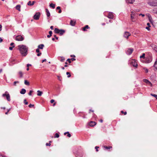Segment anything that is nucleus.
Returning <instances> with one entry per match:
<instances>
[{"mask_svg":"<svg viewBox=\"0 0 157 157\" xmlns=\"http://www.w3.org/2000/svg\"><path fill=\"white\" fill-rule=\"evenodd\" d=\"M18 49L21 55L24 56L27 54L28 47L24 45H20L18 46Z\"/></svg>","mask_w":157,"mask_h":157,"instance_id":"nucleus-1","label":"nucleus"},{"mask_svg":"<svg viewBox=\"0 0 157 157\" xmlns=\"http://www.w3.org/2000/svg\"><path fill=\"white\" fill-rule=\"evenodd\" d=\"M54 31L55 33L59 34L60 36H62L65 33V31L63 29H59L57 28H55Z\"/></svg>","mask_w":157,"mask_h":157,"instance_id":"nucleus-2","label":"nucleus"},{"mask_svg":"<svg viewBox=\"0 0 157 157\" xmlns=\"http://www.w3.org/2000/svg\"><path fill=\"white\" fill-rule=\"evenodd\" d=\"M137 17V13H135L133 11L131 12V20L132 22H135L136 21V19Z\"/></svg>","mask_w":157,"mask_h":157,"instance_id":"nucleus-3","label":"nucleus"},{"mask_svg":"<svg viewBox=\"0 0 157 157\" xmlns=\"http://www.w3.org/2000/svg\"><path fill=\"white\" fill-rule=\"evenodd\" d=\"M148 3L151 6H157V0H149Z\"/></svg>","mask_w":157,"mask_h":157,"instance_id":"nucleus-4","label":"nucleus"},{"mask_svg":"<svg viewBox=\"0 0 157 157\" xmlns=\"http://www.w3.org/2000/svg\"><path fill=\"white\" fill-rule=\"evenodd\" d=\"M2 96L3 97L6 96V99L8 101H10V95L7 91H6L5 94H3L2 95Z\"/></svg>","mask_w":157,"mask_h":157,"instance_id":"nucleus-5","label":"nucleus"},{"mask_svg":"<svg viewBox=\"0 0 157 157\" xmlns=\"http://www.w3.org/2000/svg\"><path fill=\"white\" fill-rule=\"evenodd\" d=\"M24 37L21 35H18L16 36L15 38V40L18 41H21L23 40Z\"/></svg>","mask_w":157,"mask_h":157,"instance_id":"nucleus-6","label":"nucleus"},{"mask_svg":"<svg viewBox=\"0 0 157 157\" xmlns=\"http://www.w3.org/2000/svg\"><path fill=\"white\" fill-rule=\"evenodd\" d=\"M40 12H37L33 16V18L36 20H38L39 19L40 16Z\"/></svg>","mask_w":157,"mask_h":157,"instance_id":"nucleus-7","label":"nucleus"},{"mask_svg":"<svg viewBox=\"0 0 157 157\" xmlns=\"http://www.w3.org/2000/svg\"><path fill=\"white\" fill-rule=\"evenodd\" d=\"M131 64L133 67H137V63L135 59H132L130 62Z\"/></svg>","mask_w":157,"mask_h":157,"instance_id":"nucleus-8","label":"nucleus"},{"mask_svg":"<svg viewBox=\"0 0 157 157\" xmlns=\"http://www.w3.org/2000/svg\"><path fill=\"white\" fill-rule=\"evenodd\" d=\"M133 50L132 48H130L128 49L126 52V54L128 55H131L133 51Z\"/></svg>","mask_w":157,"mask_h":157,"instance_id":"nucleus-9","label":"nucleus"},{"mask_svg":"<svg viewBox=\"0 0 157 157\" xmlns=\"http://www.w3.org/2000/svg\"><path fill=\"white\" fill-rule=\"evenodd\" d=\"M130 35L131 34L129 32H125L124 33V37L128 39V36H130Z\"/></svg>","mask_w":157,"mask_h":157,"instance_id":"nucleus-10","label":"nucleus"},{"mask_svg":"<svg viewBox=\"0 0 157 157\" xmlns=\"http://www.w3.org/2000/svg\"><path fill=\"white\" fill-rule=\"evenodd\" d=\"M152 61V59L151 57H149L147 58L146 59V63H149L151 62Z\"/></svg>","mask_w":157,"mask_h":157,"instance_id":"nucleus-11","label":"nucleus"},{"mask_svg":"<svg viewBox=\"0 0 157 157\" xmlns=\"http://www.w3.org/2000/svg\"><path fill=\"white\" fill-rule=\"evenodd\" d=\"M45 10L46 12V15H47V19H48L49 17L50 16V13L47 9H46Z\"/></svg>","mask_w":157,"mask_h":157,"instance_id":"nucleus-12","label":"nucleus"},{"mask_svg":"<svg viewBox=\"0 0 157 157\" xmlns=\"http://www.w3.org/2000/svg\"><path fill=\"white\" fill-rule=\"evenodd\" d=\"M108 17L110 19H113V13L109 12V13Z\"/></svg>","mask_w":157,"mask_h":157,"instance_id":"nucleus-13","label":"nucleus"},{"mask_svg":"<svg viewBox=\"0 0 157 157\" xmlns=\"http://www.w3.org/2000/svg\"><path fill=\"white\" fill-rule=\"evenodd\" d=\"M96 124V123L94 121H91L89 123V125L92 127L94 126Z\"/></svg>","mask_w":157,"mask_h":157,"instance_id":"nucleus-14","label":"nucleus"},{"mask_svg":"<svg viewBox=\"0 0 157 157\" xmlns=\"http://www.w3.org/2000/svg\"><path fill=\"white\" fill-rule=\"evenodd\" d=\"M143 81L147 84H148L151 85V86L152 85L151 83L150 82H149L147 79H143Z\"/></svg>","mask_w":157,"mask_h":157,"instance_id":"nucleus-15","label":"nucleus"},{"mask_svg":"<svg viewBox=\"0 0 157 157\" xmlns=\"http://www.w3.org/2000/svg\"><path fill=\"white\" fill-rule=\"evenodd\" d=\"M35 3V2L34 1H33L32 3L31 1H29L27 3V5L30 6H32L34 5Z\"/></svg>","mask_w":157,"mask_h":157,"instance_id":"nucleus-16","label":"nucleus"},{"mask_svg":"<svg viewBox=\"0 0 157 157\" xmlns=\"http://www.w3.org/2000/svg\"><path fill=\"white\" fill-rule=\"evenodd\" d=\"M26 92V90L25 89L23 88L21 89L20 93L21 94H24Z\"/></svg>","mask_w":157,"mask_h":157,"instance_id":"nucleus-17","label":"nucleus"},{"mask_svg":"<svg viewBox=\"0 0 157 157\" xmlns=\"http://www.w3.org/2000/svg\"><path fill=\"white\" fill-rule=\"evenodd\" d=\"M75 21L73 20H71L70 23V24L72 26H74L75 25Z\"/></svg>","mask_w":157,"mask_h":157,"instance_id":"nucleus-18","label":"nucleus"},{"mask_svg":"<svg viewBox=\"0 0 157 157\" xmlns=\"http://www.w3.org/2000/svg\"><path fill=\"white\" fill-rule=\"evenodd\" d=\"M18 74L19 76V78H22L23 77V74L22 71H19Z\"/></svg>","mask_w":157,"mask_h":157,"instance_id":"nucleus-19","label":"nucleus"},{"mask_svg":"<svg viewBox=\"0 0 157 157\" xmlns=\"http://www.w3.org/2000/svg\"><path fill=\"white\" fill-rule=\"evenodd\" d=\"M15 7H16V9L17 10H18L19 11H21V10H20L21 6L20 5H17Z\"/></svg>","mask_w":157,"mask_h":157,"instance_id":"nucleus-20","label":"nucleus"},{"mask_svg":"<svg viewBox=\"0 0 157 157\" xmlns=\"http://www.w3.org/2000/svg\"><path fill=\"white\" fill-rule=\"evenodd\" d=\"M135 0H126L127 3L132 4L134 2Z\"/></svg>","mask_w":157,"mask_h":157,"instance_id":"nucleus-21","label":"nucleus"},{"mask_svg":"<svg viewBox=\"0 0 157 157\" xmlns=\"http://www.w3.org/2000/svg\"><path fill=\"white\" fill-rule=\"evenodd\" d=\"M44 45L43 44H41L38 45V48L42 49L43 48Z\"/></svg>","mask_w":157,"mask_h":157,"instance_id":"nucleus-22","label":"nucleus"},{"mask_svg":"<svg viewBox=\"0 0 157 157\" xmlns=\"http://www.w3.org/2000/svg\"><path fill=\"white\" fill-rule=\"evenodd\" d=\"M152 12L153 13L157 14V8H154L152 10Z\"/></svg>","mask_w":157,"mask_h":157,"instance_id":"nucleus-23","label":"nucleus"},{"mask_svg":"<svg viewBox=\"0 0 157 157\" xmlns=\"http://www.w3.org/2000/svg\"><path fill=\"white\" fill-rule=\"evenodd\" d=\"M153 48L155 51V52H157V46L155 45H153L152 46Z\"/></svg>","mask_w":157,"mask_h":157,"instance_id":"nucleus-24","label":"nucleus"},{"mask_svg":"<svg viewBox=\"0 0 157 157\" xmlns=\"http://www.w3.org/2000/svg\"><path fill=\"white\" fill-rule=\"evenodd\" d=\"M49 35L47 36V37L48 38H50L52 36V32L51 31H50L49 32Z\"/></svg>","mask_w":157,"mask_h":157,"instance_id":"nucleus-25","label":"nucleus"},{"mask_svg":"<svg viewBox=\"0 0 157 157\" xmlns=\"http://www.w3.org/2000/svg\"><path fill=\"white\" fill-rule=\"evenodd\" d=\"M37 95L39 96H41L42 95V92L40 90H38L37 91Z\"/></svg>","mask_w":157,"mask_h":157,"instance_id":"nucleus-26","label":"nucleus"},{"mask_svg":"<svg viewBox=\"0 0 157 157\" xmlns=\"http://www.w3.org/2000/svg\"><path fill=\"white\" fill-rule=\"evenodd\" d=\"M148 17L149 21H150L151 23H152V19L150 15H149L148 16Z\"/></svg>","mask_w":157,"mask_h":157,"instance_id":"nucleus-27","label":"nucleus"},{"mask_svg":"<svg viewBox=\"0 0 157 157\" xmlns=\"http://www.w3.org/2000/svg\"><path fill=\"white\" fill-rule=\"evenodd\" d=\"M103 147L105 148V149H107V150H108V149H110V148H112V146H104Z\"/></svg>","mask_w":157,"mask_h":157,"instance_id":"nucleus-28","label":"nucleus"},{"mask_svg":"<svg viewBox=\"0 0 157 157\" xmlns=\"http://www.w3.org/2000/svg\"><path fill=\"white\" fill-rule=\"evenodd\" d=\"M67 134V136L69 137L71 136V134L69 133V132H65L64 133V134L65 135H66Z\"/></svg>","mask_w":157,"mask_h":157,"instance_id":"nucleus-29","label":"nucleus"},{"mask_svg":"<svg viewBox=\"0 0 157 157\" xmlns=\"http://www.w3.org/2000/svg\"><path fill=\"white\" fill-rule=\"evenodd\" d=\"M89 28V27L88 25H86L83 28V30L84 31H85L86 30V29H88Z\"/></svg>","mask_w":157,"mask_h":157,"instance_id":"nucleus-30","label":"nucleus"},{"mask_svg":"<svg viewBox=\"0 0 157 157\" xmlns=\"http://www.w3.org/2000/svg\"><path fill=\"white\" fill-rule=\"evenodd\" d=\"M153 66L155 67V69L157 70V61H155Z\"/></svg>","mask_w":157,"mask_h":157,"instance_id":"nucleus-31","label":"nucleus"},{"mask_svg":"<svg viewBox=\"0 0 157 157\" xmlns=\"http://www.w3.org/2000/svg\"><path fill=\"white\" fill-rule=\"evenodd\" d=\"M24 83L25 85L29 86V83L27 80H25L24 81Z\"/></svg>","mask_w":157,"mask_h":157,"instance_id":"nucleus-32","label":"nucleus"},{"mask_svg":"<svg viewBox=\"0 0 157 157\" xmlns=\"http://www.w3.org/2000/svg\"><path fill=\"white\" fill-rule=\"evenodd\" d=\"M49 6L50 7H52L53 9H54L55 8V5L54 4L51 3L50 4Z\"/></svg>","mask_w":157,"mask_h":157,"instance_id":"nucleus-33","label":"nucleus"},{"mask_svg":"<svg viewBox=\"0 0 157 157\" xmlns=\"http://www.w3.org/2000/svg\"><path fill=\"white\" fill-rule=\"evenodd\" d=\"M145 71V72L147 73L148 72V70L145 67H144L143 68Z\"/></svg>","mask_w":157,"mask_h":157,"instance_id":"nucleus-34","label":"nucleus"},{"mask_svg":"<svg viewBox=\"0 0 157 157\" xmlns=\"http://www.w3.org/2000/svg\"><path fill=\"white\" fill-rule=\"evenodd\" d=\"M52 142V141H49V143H46V146H50L51 145V143Z\"/></svg>","mask_w":157,"mask_h":157,"instance_id":"nucleus-35","label":"nucleus"},{"mask_svg":"<svg viewBox=\"0 0 157 157\" xmlns=\"http://www.w3.org/2000/svg\"><path fill=\"white\" fill-rule=\"evenodd\" d=\"M151 95L152 96L155 97L157 99V95L155 94H151Z\"/></svg>","mask_w":157,"mask_h":157,"instance_id":"nucleus-36","label":"nucleus"},{"mask_svg":"<svg viewBox=\"0 0 157 157\" xmlns=\"http://www.w3.org/2000/svg\"><path fill=\"white\" fill-rule=\"evenodd\" d=\"M82 154H81L79 155H78V154H76V157H82Z\"/></svg>","mask_w":157,"mask_h":157,"instance_id":"nucleus-37","label":"nucleus"},{"mask_svg":"<svg viewBox=\"0 0 157 157\" xmlns=\"http://www.w3.org/2000/svg\"><path fill=\"white\" fill-rule=\"evenodd\" d=\"M24 103L25 105H27L28 104V102L27 101L26 99H25L24 100Z\"/></svg>","mask_w":157,"mask_h":157,"instance_id":"nucleus-38","label":"nucleus"},{"mask_svg":"<svg viewBox=\"0 0 157 157\" xmlns=\"http://www.w3.org/2000/svg\"><path fill=\"white\" fill-rule=\"evenodd\" d=\"M59 135L58 133H56L54 137H59Z\"/></svg>","mask_w":157,"mask_h":157,"instance_id":"nucleus-39","label":"nucleus"},{"mask_svg":"<svg viewBox=\"0 0 157 157\" xmlns=\"http://www.w3.org/2000/svg\"><path fill=\"white\" fill-rule=\"evenodd\" d=\"M66 74L67 75H69L67 76V77L68 78H69L71 76V75L70 74V73L69 72H67Z\"/></svg>","mask_w":157,"mask_h":157,"instance_id":"nucleus-40","label":"nucleus"},{"mask_svg":"<svg viewBox=\"0 0 157 157\" xmlns=\"http://www.w3.org/2000/svg\"><path fill=\"white\" fill-rule=\"evenodd\" d=\"M145 56V54L144 53H143L142 54V56H140V58H144Z\"/></svg>","mask_w":157,"mask_h":157,"instance_id":"nucleus-41","label":"nucleus"},{"mask_svg":"<svg viewBox=\"0 0 157 157\" xmlns=\"http://www.w3.org/2000/svg\"><path fill=\"white\" fill-rule=\"evenodd\" d=\"M34 106V105H32V104H30L29 105V108H32V107H33Z\"/></svg>","mask_w":157,"mask_h":157,"instance_id":"nucleus-42","label":"nucleus"},{"mask_svg":"<svg viewBox=\"0 0 157 157\" xmlns=\"http://www.w3.org/2000/svg\"><path fill=\"white\" fill-rule=\"evenodd\" d=\"M33 92V91L32 90H31L29 91V93L28 94L29 95H32V93Z\"/></svg>","mask_w":157,"mask_h":157,"instance_id":"nucleus-43","label":"nucleus"},{"mask_svg":"<svg viewBox=\"0 0 157 157\" xmlns=\"http://www.w3.org/2000/svg\"><path fill=\"white\" fill-rule=\"evenodd\" d=\"M14 46H13L12 47H10L9 48V49L10 50H13V48H14Z\"/></svg>","mask_w":157,"mask_h":157,"instance_id":"nucleus-44","label":"nucleus"},{"mask_svg":"<svg viewBox=\"0 0 157 157\" xmlns=\"http://www.w3.org/2000/svg\"><path fill=\"white\" fill-rule=\"evenodd\" d=\"M19 83V82L18 81H15L13 82V85H14L15 86H16V84L17 83Z\"/></svg>","mask_w":157,"mask_h":157,"instance_id":"nucleus-45","label":"nucleus"},{"mask_svg":"<svg viewBox=\"0 0 157 157\" xmlns=\"http://www.w3.org/2000/svg\"><path fill=\"white\" fill-rule=\"evenodd\" d=\"M99 148V147H98V146H96L95 147V149H96V151H98V148Z\"/></svg>","mask_w":157,"mask_h":157,"instance_id":"nucleus-46","label":"nucleus"},{"mask_svg":"<svg viewBox=\"0 0 157 157\" xmlns=\"http://www.w3.org/2000/svg\"><path fill=\"white\" fill-rule=\"evenodd\" d=\"M121 112L122 113H124V115H126L127 114L126 112H124L123 111H121Z\"/></svg>","mask_w":157,"mask_h":157,"instance_id":"nucleus-47","label":"nucleus"},{"mask_svg":"<svg viewBox=\"0 0 157 157\" xmlns=\"http://www.w3.org/2000/svg\"><path fill=\"white\" fill-rule=\"evenodd\" d=\"M67 61H68L69 63H71V59H68L67 60Z\"/></svg>","mask_w":157,"mask_h":157,"instance_id":"nucleus-48","label":"nucleus"},{"mask_svg":"<svg viewBox=\"0 0 157 157\" xmlns=\"http://www.w3.org/2000/svg\"><path fill=\"white\" fill-rule=\"evenodd\" d=\"M36 52L37 53L40 52L39 49L38 48L36 49Z\"/></svg>","mask_w":157,"mask_h":157,"instance_id":"nucleus-49","label":"nucleus"},{"mask_svg":"<svg viewBox=\"0 0 157 157\" xmlns=\"http://www.w3.org/2000/svg\"><path fill=\"white\" fill-rule=\"evenodd\" d=\"M41 55V52H39L37 54V56H40Z\"/></svg>","mask_w":157,"mask_h":157,"instance_id":"nucleus-50","label":"nucleus"},{"mask_svg":"<svg viewBox=\"0 0 157 157\" xmlns=\"http://www.w3.org/2000/svg\"><path fill=\"white\" fill-rule=\"evenodd\" d=\"M149 26H147V27H146V29H147L148 30H150V29L149 28Z\"/></svg>","mask_w":157,"mask_h":157,"instance_id":"nucleus-51","label":"nucleus"},{"mask_svg":"<svg viewBox=\"0 0 157 157\" xmlns=\"http://www.w3.org/2000/svg\"><path fill=\"white\" fill-rule=\"evenodd\" d=\"M65 60L64 58L63 57H62V59L60 60L61 62H63Z\"/></svg>","mask_w":157,"mask_h":157,"instance_id":"nucleus-52","label":"nucleus"},{"mask_svg":"<svg viewBox=\"0 0 157 157\" xmlns=\"http://www.w3.org/2000/svg\"><path fill=\"white\" fill-rule=\"evenodd\" d=\"M54 102V100L53 99H52L51 100L50 102L51 103H53Z\"/></svg>","mask_w":157,"mask_h":157,"instance_id":"nucleus-53","label":"nucleus"},{"mask_svg":"<svg viewBox=\"0 0 157 157\" xmlns=\"http://www.w3.org/2000/svg\"><path fill=\"white\" fill-rule=\"evenodd\" d=\"M139 15V16H142L143 17H144L145 16L144 14H142V13L140 14Z\"/></svg>","mask_w":157,"mask_h":157,"instance_id":"nucleus-54","label":"nucleus"},{"mask_svg":"<svg viewBox=\"0 0 157 157\" xmlns=\"http://www.w3.org/2000/svg\"><path fill=\"white\" fill-rule=\"evenodd\" d=\"M60 6H58L56 7V10H60Z\"/></svg>","mask_w":157,"mask_h":157,"instance_id":"nucleus-55","label":"nucleus"},{"mask_svg":"<svg viewBox=\"0 0 157 157\" xmlns=\"http://www.w3.org/2000/svg\"><path fill=\"white\" fill-rule=\"evenodd\" d=\"M14 44V43H13V42H12V43H10V45L12 46H14L13 45Z\"/></svg>","mask_w":157,"mask_h":157,"instance_id":"nucleus-56","label":"nucleus"},{"mask_svg":"<svg viewBox=\"0 0 157 157\" xmlns=\"http://www.w3.org/2000/svg\"><path fill=\"white\" fill-rule=\"evenodd\" d=\"M31 65L29 64H27V67H29L30 66H31Z\"/></svg>","mask_w":157,"mask_h":157,"instance_id":"nucleus-57","label":"nucleus"},{"mask_svg":"<svg viewBox=\"0 0 157 157\" xmlns=\"http://www.w3.org/2000/svg\"><path fill=\"white\" fill-rule=\"evenodd\" d=\"M2 25H0V31H1L2 30Z\"/></svg>","mask_w":157,"mask_h":157,"instance_id":"nucleus-58","label":"nucleus"},{"mask_svg":"<svg viewBox=\"0 0 157 157\" xmlns=\"http://www.w3.org/2000/svg\"><path fill=\"white\" fill-rule=\"evenodd\" d=\"M54 37H55V38L56 39V40H58V38L56 36V35H54Z\"/></svg>","mask_w":157,"mask_h":157,"instance_id":"nucleus-59","label":"nucleus"},{"mask_svg":"<svg viewBox=\"0 0 157 157\" xmlns=\"http://www.w3.org/2000/svg\"><path fill=\"white\" fill-rule=\"evenodd\" d=\"M3 41L2 39V38L0 37V43L2 42Z\"/></svg>","mask_w":157,"mask_h":157,"instance_id":"nucleus-60","label":"nucleus"},{"mask_svg":"<svg viewBox=\"0 0 157 157\" xmlns=\"http://www.w3.org/2000/svg\"><path fill=\"white\" fill-rule=\"evenodd\" d=\"M71 60H72V61H75V60L76 59H75V58H71Z\"/></svg>","mask_w":157,"mask_h":157,"instance_id":"nucleus-61","label":"nucleus"},{"mask_svg":"<svg viewBox=\"0 0 157 157\" xmlns=\"http://www.w3.org/2000/svg\"><path fill=\"white\" fill-rule=\"evenodd\" d=\"M147 26H149V27H150L151 26H150V24L149 23H147Z\"/></svg>","mask_w":157,"mask_h":157,"instance_id":"nucleus-62","label":"nucleus"},{"mask_svg":"<svg viewBox=\"0 0 157 157\" xmlns=\"http://www.w3.org/2000/svg\"><path fill=\"white\" fill-rule=\"evenodd\" d=\"M46 61V59H43V60H42V63H43V62H44V61Z\"/></svg>","mask_w":157,"mask_h":157,"instance_id":"nucleus-63","label":"nucleus"},{"mask_svg":"<svg viewBox=\"0 0 157 157\" xmlns=\"http://www.w3.org/2000/svg\"><path fill=\"white\" fill-rule=\"evenodd\" d=\"M50 28L51 29H52V30H53V26H51V27H50Z\"/></svg>","mask_w":157,"mask_h":157,"instance_id":"nucleus-64","label":"nucleus"}]
</instances>
